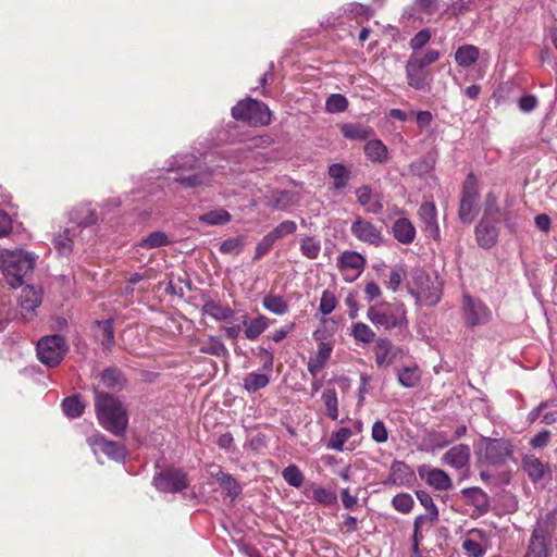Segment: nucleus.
<instances>
[{
    "label": "nucleus",
    "instance_id": "nucleus-1",
    "mask_svg": "<svg viewBox=\"0 0 557 557\" xmlns=\"http://www.w3.org/2000/svg\"><path fill=\"white\" fill-rule=\"evenodd\" d=\"M95 407L100 425L110 433L122 435L128 423V417L124 405L113 395L97 393Z\"/></svg>",
    "mask_w": 557,
    "mask_h": 557
},
{
    "label": "nucleus",
    "instance_id": "nucleus-2",
    "mask_svg": "<svg viewBox=\"0 0 557 557\" xmlns=\"http://www.w3.org/2000/svg\"><path fill=\"white\" fill-rule=\"evenodd\" d=\"M35 263V255L23 249H0V270L7 283L13 288L24 284Z\"/></svg>",
    "mask_w": 557,
    "mask_h": 557
},
{
    "label": "nucleus",
    "instance_id": "nucleus-3",
    "mask_svg": "<svg viewBox=\"0 0 557 557\" xmlns=\"http://www.w3.org/2000/svg\"><path fill=\"white\" fill-rule=\"evenodd\" d=\"M367 319L376 327L399 331L408 327L407 310L401 302L380 301L369 307Z\"/></svg>",
    "mask_w": 557,
    "mask_h": 557
},
{
    "label": "nucleus",
    "instance_id": "nucleus-4",
    "mask_svg": "<svg viewBox=\"0 0 557 557\" xmlns=\"http://www.w3.org/2000/svg\"><path fill=\"white\" fill-rule=\"evenodd\" d=\"M409 293L417 298L418 301L428 306L436 305L442 297V283L438 278L431 277L424 271H417L409 283Z\"/></svg>",
    "mask_w": 557,
    "mask_h": 557
},
{
    "label": "nucleus",
    "instance_id": "nucleus-5",
    "mask_svg": "<svg viewBox=\"0 0 557 557\" xmlns=\"http://www.w3.org/2000/svg\"><path fill=\"white\" fill-rule=\"evenodd\" d=\"M235 120L247 122L250 125H268L271 122V113L267 104L255 99L240 100L232 108Z\"/></svg>",
    "mask_w": 557,
    "mask_h": 557
},
{
    "label": "nucleus",
    "instance_id": "nucleus-6",
    "mask_svg": "<svg viewBox=\"0 0 557 557\" xmlns=\"http://www.w3.org/2000/svg\"><path fill=\"white\" fill-rule=\"evenodd\" d=\"M461 317L467 326L475 327L488 324L493 319V312L481 299L463 294Z\"/></svg>",
    "mask_w": 557,
    "mask_h": 557
},
{
    "label": "nucleus",
    "instance_id": "nucleus-7",
    "mask_svg": "<svg viewBox=\"0 0 557 557\" xmlns=\"http://www.w3.org/2000/svg\"><path fill=\"white\" fill-rule=\"evenodd\" d=\"M512 444L507 438L481 437L478 454L488 465L503 463L512 456Z\"/></svg>",
    "mask_w": 557,
    "mask_h": 557
},
{
    "label": "nucleus",
    "instance_id": "nucleus-8",
    "mask_svg": "<svg viewBox=\"0 0 557 557\" xmlns=\"http://www.w3.org/2000/svg\"><path fill=\"white\" fill-rule=\"evenodd\" d=\"M37 356L40 362L54 368L60 364L67 351L66 341L63 336L54 334L42 337L37 343Z\"/></svg>",
    "mask_w": 557,
    "mask_h": 557
},
{
    "label": "nucleus",
    "instance_id": "nucleus-9",
    "mask_svg": "<svg viewBox=\"0 0 557 557\" xmlns=\"http://www.w3.org/2000/svg\"><path fill=\"white\" fill-rule=\"evenodd\" d=\"M87 443L90 446L94 455L99 459L100 455H106L114 461H124L127 455L126 448L113 441H109L99 432L87 437Z\"/></svg>",
    "mask_w": 557,
    "mask_h": 557
},
{
    "label": "nucleus",
    "instance_id": "nucleus-10",
    "mask_svg": "<svg viewBox=\"0 0 557 557\" xmlns=\"http://www.w3.org/2000/svg\"><path fill=\"white\" fill-rule=\"evenodd\" d=\"M366 264V258L352 250H345L337 258V268L348 283L356 281L362 274Z\"/></svg>",
    "mask_w": 557,
    "mask_h": 557
},
{
    "label": "nucleus",
    "instance_id": "nucleus-11",
    "mask_svg": "<svg viewBox=\"0 0 557 557\" xmlns=\"http://www.w3.org/2000/svg\"><path fill=\"white\" fill-rule=\"evenodd\" d=\"M153 484L161 492L177 493L187 488L189 482L182 469L169 468L154 476Z\"/></svg>",
    "mask_w": 557,
    "mask_h": 557
},
{
    "label": "nucleus",
    "instance_id": "nucleus-12",
    "mask_svg": "<svg viewBox=\"0 0 557 557\" xmlns=\"http://www.w3.org/2000/svg\"><path fill=\"white\" fill-rule=\"evenodd\" d=\"M479 193L474 182L468 180L462 188V195L459 206L458 215L459 219L463 223H471L475 218L476 210V201H478Z\"/></svg>",
    "mask_w": 557,
    "mask_h": 557
},
{
    "label": "nucleus",
    "instance_id": "nucleus-13",
    "mask_svg": "<svg viewBox=\"0 0 557 557\" xmlns=\"http://www.w3.org/2000/svg\"><path fill=\"white\" fill-rule=\"evenodd\" d=\"M351 234L360 242L380 246L383 242L382 231L372 222L358 216L351 224Z\"/></svg>",
    "mask_w": 557,
    "mask_h": 557
},
{
    "label": "nucleus",
    "instance_id": "nucleus-14",
    "mask_svg": "<svg viewBox=\"0 0 557 557\" xmlns=\"http://www.w3.org/2000/svg\"><path fill=\"white\" fill-rule=\"evenodd\" d=\"M399 352H401V349L399 347L394 346L389 338H377L373 346L375 367L379 370L389 368L394 363Z\"/></svg>",
    "mask_w": 557,
    "mask_h": 557
},
{
    "label": "nucleus",
    "instance_id": "nucleus-15",
    "mask_svg": "<svg viewBox=\"0 0 557 557\" xmlns=\"http://www.w3.org/2000/svg\"><path fill=\"white\" fill-rule=\"evenodd\" d=\"M522 469L533 484L544 483L550 479L549 466L534 455H525L522 458Z\"/></svg>",
    "mask_w": 557,
    "mask_h": 557
},
{
    "label": "nucleus",
    "instance_id": "nucleus-16",
    "mask_svg": "<svg viewBox=\"0 0 557 557\" xmlns=\"http://www.w3.org/2000/svg\"><path fill=\"white\" fill-rule=\"evenodd\" d=\"M418 474L428 485L435 490L448 491L453 487L451 479L442 469L422 465L418 468Z\"/></svg>",
    "mask_w": 557,
    "mask_h": 557
},
{
    "label": "nucleus",
    "instance_id": "nucleus-17",
    "mask_svg": "<svg viewBox=\"0 0 557 557\" xmlns=\"http://www.w3.org/2000/svg\"><path fill=\"white\" fill-rule=\"evenodd\" d=\"M41 304V290L28 285L22 289L20 296L21 315L24 320L34 317L36 308Z\"/></svg>",
    "mask_w": 557,
    "mask_h": 557
},
{
    "label": "nucleus",
    "instance_id": "nucleus-18",
    "mask_svg": "<svg viewBox=\"0 0 557 557\" xmlns=\"http://www.w3.org/2000/svg\"><path fill=\"white\" fill-rule=\"evenodd\" d=\"M219 174H222V171L219 169H209L207 171L197 172L188 176L180 175L175 177V181L187 188L205 187L210 186L213 182H216V176Z\"/></svg>",
    "mask_w": 557,
    "mask_h": 557
},
{
    "label": "nucleus",
    "instance_id": "nucleus-19",
    "mask_svg": "<svg viewBox=\"0 0 557 557\" xmlns=\"http://www.w3.org/2000/svg\"><path fill=\"white\" fill-rule=\"evenodd\" d=\"M547 533L548 531L543 527L542 522L539 521L536 528L533 530L525 557H548L546 544Z\"/></svg>",
    "mask_w": 557,
    "mask_h": 557
},
{
    "label": "nucleus",
    "instance_id": "nucleus-20",
    "mask_svg": "<svg viewBox=\"0 0 557 557\" xmlns=\"http://www.w3.org/2000/svg\"><path fill=\"white\" fill-rule=\"evenodd\" d=\"M419 216L424 225V232L433 237L438 238L440 236V228L437 224V214H436V207L434 202L432 201H425L423 202L419 208Z\"/></svg>",
    "mask_w": 557,
    "mask_h": 557
},
{
    "label": "nucleus",
    "instance_id": "nucleus-21",
    "mask_svg": "<svg viewBox=\"0 0 557 557\" xmlns=\"http://www.w3.org/2000/svg\"><path fill=\"white\" fill-rule=\"evenodd\" d=\"M413 475V471L408 465L404 461L395 460L391 466L386 483L395 486L408 485L412 482Z\"/></svg>",
    "mask_w": 557,
    "mask_h": 557
},
{
    "label": "nucleus",
    "instance_id": "nucleus-22",
    "mask_svg": "<svg viewBox=\"0 0 557 557\" xmlns=\"http://www.w3.org/2000/svg\"><path fill=\"white\" fill-rule=\"evenodd\" d=\"M443 462L455 468L466 467L470 459V447L466 444H458L448 449L443 456Z\"/></svg>",
    "mask_w": 557,
    "mask_h": 557
},
{
    "label": "nucleus",
    "instance_id": "nucleus-23",
    "mask_svg": "<svg viewBox=\"0 0 557 557\" xmlns=\"http://www.w3.org/2000/svg\"><path fill=\"white\" fill-rule=\"evenodd\" d=\"M498 237V231L496 226L484 218L475 226V238L480 247L488 249L493 247Z\"/></svg>",
    "mask_w": 557,
    "mask_h": 557
},
{
    "label": "nucleus",
    "instance_id": "nucleus-24",
    "mask_svg": "<svg viewBox=\"0 0 557 557\" xmlns=\"http://www.w3.org/2000/svg\"><path fill=\"white\" fill-rule=\"evenodd\" d=\"M406 77L410 87L422 90L428 84L429 72L417 62L408 59L406 64Z\"/></svg>",
    "mask_w": 557,
    "mask_h": 557
},
{
    "label": "nucleus",
    "instance_id": "nucleus-25",
    "mask_svg": "<svg viewBox=\"0 0 557 557\" xmlns=\"http://www.w3.org/2000/svg\"><path fill=\"white\" fill-rule=\"evenodd\" d=\"M98 215L90 203H81L70 213V221L77 226H89L97 222Z\"/></svg>",
    "mask_w": 557,
    "mask_h": 557
},
{
    "label": "nucleus",
    "instance_id": "nucleus-26",
    "mask_svg": "<svg viewBox=\"0 0 557 557\" xmlns=\"http://www.w3.org/2000/svg\"><path fill=\"white\" fill-rule=\"evenodd\" d=\"M342 135L349 140H367L374 135V129L361 123H344L339 125Z\"/></svg>",
    "mask_w": 557,
    "mask_h": 557
},
{
    "label": "nucleus",
    "instance_id": "nucleus-27",
    "mask_svg": "<svg viewBox=\"0 0 557 557\" xmlns=\"http://www.w3.org/2000/svg\"><path fill=\"white\" fill-rule=\"evenodd\" d=\"M478 539L484 540V532L481 530H471L470 536L462 543V548L469 557H483L486 553V543H481Z\"/></svg>",
    "mask_w": 557,
    "mask_h": 557
},
{
    "label": "nucleus",
    "instance_id": "nucleus-28",
    "mask_svg": "<svg viewBox=\"0 0 557 557\" xmlns=\"http://www.w3.org/2000/svg\"><path fill=\"white\" fill-rule=\"evenodd\" d=\"M392 232L395 239L405 245L411 244L416 237V228L406 218L396 220L393 224Z\"/></svg>",
    "mask_w": 557,
    "mask_h": 557
},
{
    "label": "nucleus",
    "instance_id": "nucleus-29",
    "mask_svg": "<svg viewBox=\"0 0 557 557\" xmlns=\"http://www.w3.org/2000/svg\"><path fill=\"white\" fill-rule=\"evenodd\" d=\"M198 159L193 153H180L168 161L166 170L183 173L197 169Z\"/></svg>",
    "mask_w": 557,
    "mask_h": 557
},
{
    "label": "nucleus",
    "instance_id": "nucleus-30",
    "mask_svg": "<svg viewBox=\"0 0 557 557\" xmlns=\"http://www.w3.org/2000/svg\"><path fill=\"white\" fill-rule=\"evenodd\" d=\"M296 202L295 195L287 190H276L267 197L265 205L274 210L285 211Z\"/></svg>",
    "mask_w": 557,
    "mask_h": 557
},
{
    "label": "nucleus",
    "instance_id": "nucleus-31",
    "mask_svg": "<svg viewBox=\"0 0 557 557\" xmlns=\"http://www.w3.org/2000/svg\"><path fill=\"white\" fill-rule=\"evenodd\" d=\"M202 314L209 315L215 321H227L234 315V311L218 301H206L201 308Z\"/></svg>",
    "mask_w": 557,
    "mask_h": 557
},
{
    "label": "nucleus",
    "instance_id": "nucleus-32",
    "mask_svg": "<svg viewBox=\"0 0 557 557\" xmlns=\"http://www.w3.org/2000/svg\"><path fill=\"white\" fill-rule=\"evenodd\" d=\"M243 323L246 326L245 336L250 341L257 339L269 327V319L263 314H259L250 321L247 315H244Z\"/></svg>",
    "mask_w": 557,
    "mask_h": 557
},
{
    "label": "nucleus",
    "instance_id": "nucleus-33",
    "mask_svg": "<svg viewBox=\"0 0 557 557\" xmlns=\"http://www.w3.org/2000/svg\"><path fill=\"white\" fill-rule=\"evenodd\" d=\"M364 153L373 163H384L388 157V149L380 139H371L364 145Z\"/></svg>",
    "mask_w": 557,
    "mask_h": 557
},
{
    "label": "nucleus",
    "instance_id": "nucleus-34",
    "mask_svg": "<svg viewBox=\"0 0 557 557\" xmlns=\"http://www.w3.org/2000/svg\"><path fill=\"white\" fill-rule=\"evenodd\" d=\"M480 57V50L473 45H463L455 52V61L461 67H470Z\"/></svg>",
    "mask_w": 557,
    "mask_h": 557
},
{
    "label": "nucleus",
    "instance_id": "nucleus-35",
    "mask_svg": "<svg viewBox=\"0 0 557 557\" xmlns=\"http://www.w3.org/2000/svg\"><path fill=\"white\" fill-rule=\"evenodd\" d=\"M398 383L406 388L418 386L421 381V371L417 364L404 367L397 371Z\"/></svg>",
    "mask_w": 557,
    "mask_h": 557
},
{
    "label": "nucleus",
    "instance_id": "nucleus-36",
    "mask_svg": "<svg viewBox=\"0 0 557 557\" xmlns=\"http://www.w3.org/2000/svg\"><path fill=\"white\" fill-rule=\"evenodd\" d=\"M270 383V376L265 373L250 372L243 379V387L249 394L264 388Z\"/></svg>",
    "mask_w": 557,
    "mask_h": 557
},
{
    "label": "nucleus",
    "instance_id": "nucleus-37",
    "mask_svg": "<svg viewBox=\"0 0 557 557\" xmlns=\"http://www.w3.org/2000/svg\"><path fill=\"white\" fill-rule=\"evenodd\" d=\"M77 235L76 228H65L53 238L55 250L63 256L71 253L73 248V238Z\"/></svg>",
    "mask_w": 557,
    "mask_h": 557
},
{
    "label": "nucleus",
    "instance_id": "nucleus-38",
    "mask_svg": "<svg viewBox=\"0 0 557 557\" xmlns=\"http://www.w3.org/2000/svg\"><path fill=\"white\" fill-rule=\"evenodd\" d=\"M95 334L100 339L104 349L108 350L112 347L114 343V333L111 320L97 321Z\"/></svg>",
    "mask_w": 557,
    "mask_h": 557
},
{
    "label": "nucleus",
    "instance_id": "nucleus-39",
    "mask_svg": "<svg viewBox=\"0 0 557 557\" xmlns=\"http://www.w3.org/2000/svg\"><path fill=\"white\" fill-rule=\"evenodd\" d=\"M262 305L264 309L276 315H284L285 313L288 312V304L280 295H265L262 299Z\"/></svg>",
    "mask_w": 557,
    "mask_h": 557
},
{
    "label": "nucleus",
    "instance_id": "nucleus-40",
    "mask_svg": "<svg viewBox=\"0 0 557 557\" xmlns=\"http://www.w3.org/2000/svg\"><path fill=\"white\" fill-rule=\"evenodd\" d=\"M329 175L334 181V188L344 189L350 177L349 170L342 163H334L329 166Z\"/></svg>",
    "mask_w": 557,
    "mask_h": 557
},
{
    "label": "nucleus",
    "instance_id": "nucleus-41",
    "mask_svg": "<svg viewBox=\"0 0 557 557\" xmlns=\"http://www.w3.org/2000/svg\"><path fill=\"white\" fill-rule=\"evenodd\" d=\"M231 214L224 209H215L199 216V221L206 225H224L231 221Z\"/></svg>",
    "mask_w": 557,
    "mask_h": 557
},
{
    "label": "nucleus",
    "instance_id": "nucleus-42",
    "mask_svg": "<svg viewBox=\"0 0 557 557\" xmlns=\"http://www.w3.org/2000/svg\"><path fill=\"white\" fill-rule=\"evenodd\" d=\"M101 383L103 386L111 389H121L125 383V380L117 369H107L101 374Z\"/></svg>",
    "mask_w": 557,
    "mask_h": 557
},
{
    "label": "nucleus",
    "instance_id": "nucleus-43",
    "mask_svg": "<svg viewBox=\"0 0 557 557\" xmlns=\"http://www.w3.org/2000/svg\"><path fill=\"white\" fill-rule=\"evenodd\" d=\"M300 251L308 259L314 260L321 251L320 239L313 236H306L300 240Z\"/></svg>",
    "mask_w": 557,
    "mask_h": 557
},
{
    "label": "nucleus",
    "instance_id": "nucleus-44",
    "mask_svg": "<svg viewBox=\"0 0 557 557\" xmlns=\"http://www.w3.org/2000/svg\"><path fill=\"white\" fill-rule=\"evenodd\" d=\"M352 432L349 428H341L333 432L329 442L327 448L336 451H343L344 444L351 437Z\"/></svg>",
    "mask_w": 557,
    "mask_h": 557
},
{
    "label": "nucleus",
    "instance_id": "nucleus-45",
    "mask_svg": "<svg viewBox=\"0 0 557 557\" xmlns=\"http://www.w3.org/2000/svg\"><path fill=\"white\" fill-rule=\"evenodd\" d=\"M322 400L327 411V417L332 420H337L338 418V399L337 394L334 388H326L322 393Z\"/></svg>",
    "mask_w": 557,
    "mask_h": 557
},
{
    "label": "nucleus",
    "instance_id": "nucleus-46",
    "mask_svg": "<svg viewBox=\"0 0 557 557\" xmlns=\"http://www.w3.org/2000/svg\"><path fill=\"white\" fill-rule=\"evenodd\" d=\"M351 335L357 342L368 344L371 343L374 337V331L363 322H357L352 325Z\"/></svg>",
    "mask_w": 557,
    "mask_h": 557
},
{
    "label": "nucleus",
    "instance_id": "nucleus-47",
    "mask_svg": "<svg viewBox=\"0 0 557 557\" xmlns=\"http://www.w3.org/2000/svg\"><path fill=\"white\" fill-rule=\"evenodd\" d=\"M62 408L69 418H77L83 413L85 405L78 396H72L63 400Z\"/></svg>",
    "mask_w": 557,
    "mask_h": 557
},
{
    "label": "nucleus",
    "instance_id": "nucleus-48",
    "mask_svg": "<svg viewBox=\"0 0 557 557\" xmlns=\"http://www.w3.org/2000/svg\"><path fill=\"white\" fill-rule=\"evenodd\" d=\"M283 479L294 487H300L305 476L296 465H289L282 471Z\"/></svg>",
    "mask_w": 557,
    "mask_h": 557
},
{
    "label": "nucleus",
    "instance_id": "nucleus-49",
    "mask_svg": "<svg viewBox=\"0 0 557 557\" xmlns=\"http://www.w3.org/2000/svg\"><path fill=\"white\" fill-rule=\"evenodd\" d=\"M348 108V100L341 94L331 95L325 102V110L330 113L344 112Z\"/></svg>",
    "mask_w": 557,
    "mask_h": 557
},
{
    "label": "nucleus",
    "instance_id": "nucleus-50",
    "mask_svg": "<svg viewBox=\"0 0 557 557\" xmlns=\"http://www.w3.org/2000/svg\"><path fill=\"white\" fill-rule=\"evenodd\" d=\"M330 322L327 319H321L320 326L313 332V338L317 343L331 342L335 326L334 322H332L331 327H329Z\"/></svg>",
    "mask_w": 557,
    "mask_h": 557
},
{
    "label": "nucleus",
    "instance_id": "nucleus-51",
    "mask_svg": "<svg viewBox=\"0 0 557 557\" xmlns=\"http://www.w3.org/2000/svg\"><path fill=\"white\" fill-rule=\"evenodd\" d=\"M416 494L420 504L426 509L428 513H430V521L436 522L438 519V509L431 495L424 491H418Z\"/></svg>",
    "mask_w": 557,
    "mask_h": 557
},
{
    "label": "nucleus",
    "instance_id": "nucleus-52",
    "mask_svg": "<svg viewBox=\"0 0 557 557\" xmlns=\"http://www.w3.org/2000/svg\"><path fill=\"white\" fill-rule=\"evenodd\" d=\"M336 306L337 298L334 293L329 289L323 290L320 299L319 312H321L323 315H329L334 311Z\"/></svg>",
    "mask_w": 557,
    "mask_h": 557
},
{
    "label": "nucleus",
    "instance_id": "nucleus-53",
    "mask_svg": "<svg viewBox=\"0 0 557 557\" xmlns=\"http://www.w3.org/2000/svg\"><path fill=\"white\" fill-rule=\"evenodd\" d=\"M244 249V239L240 236L225 239L220 245V251L226 255H239Z\"/></svg>",
    "mask_w": 557,
    "mask_h": 557
},
{
    "label": "nucleus",
    "instance_id": "nucleus-54",
    "mask_svg": "<svg viewBox=\"0 0 557 557\" xmlns=\"http://www.w3.org/2000/svg\"><path fill=\"white\" fill-rule=\"evenodd\" d=\"M392 504L397 511L408 513L412 509L414 502L410 494L399 493L394 496Z\"/></svg>",
    "mask_w": 557,
    "mask_h": 557
},
{
    "label": "nucleus",
    "instance_id": "nucleus-55",
    "mask_svg": "<svg viewBox=\"0 0 557 557\" xmlns=\"http://www.w3.org/2000/svg\"><path fill=\"white\" fill-rule=\"evenodd\" d=\"M297 230V225L294 221H283L276 227H274L269 234L273 237L275 242L278 239L295 233Z\"/></svg>",
    "mask_w": 557,
    "mask_h": 557
},
{
    "label": "nucleus",
    "instance_id": "nucleus-56",
    "mask_svg": "<svg viewBox=\"0 0 557 557\" xmlns=\"http://www.w3.org/2000/svg\"><path fill=\"white\" fill-rule=\"evenodd\" d=\"M200 351L207 355L220 357L226 352V348L218 337L211 336L209 338V343L203 344L200 347Z\"/></svg>",
    "mask_w": 557,
    "mask_h": 557
},
{
    "label": "nucleus",
    "instance_id": "nucleus-57",
    "mask_svg": "<svg viewBox=\"0 0 557 557\" xmlns=\"http://www.w3.org/2000/svg\"><path fill=\"white\" fill-rule=\"evenodd\" d=\"M406 276V270L403 265H396L389 273L388 280L385 285L393 292L397 290Z\"/></svg>",
    "mask_w": 557,
    "mask_h": 557
},
{
    "label": "nucleus",
    "instance_id": "nucleus-58",
    "mask_svg": "<svg viewBox=\"0 0 557 557\" xmlns=\"http://www.w3.org/2000/svg\"><path fill=\"white\" fill-rule=\"evenodd\" d=\"M313 499L321 505L331 506L337 502V496L331 490L318 487L313 490Z\"/></svg>",
    "mask_w": 557,
    "mask_h": 557
},
{
    "label": "nucleus",
    "instance_id": "nucleus-59",
    "mask_svg": "<svg viewBox=\"0 0 557 557\" xmlns=\"http://www.w3.org/2000/svg\"><path fill=\"white\" fill-rule=\"evenodd\" d=\"M441 57V53L438 50L430 49L425 51L423 54H412L409 59L417 62L420 66L425 69L426 66L431 65L432 63L436 62Z\"/></svg>",
    "mask_w": 557,
    "mask_h": 557
},
{
    "label": "nucleus",
    "instance_id": "nucleus-60",
    "mask_svg": "<svg viewBox=\"0 0 557 557\" xmlns=\"http://www.w3.org/2000/svg\"><path fill=\"white\" fill-rule=\"evenodd\" d=\"M344 12L349 18L358 16H366L367 18H369L372 15L371 10L367 5L357 2L347 4L344 8Z\"/></svg>",
    "mask_w": 557,
    "mask_h": 557
},
{
    "label": "nucleus",
    "instance_id": "nucleus-61",
    "mask_svg": "<svg viewBox=\"0 0 557 557\" xmlns=\"http://www.w3.org/2000/svg\"><path fill=\"white\" fill-rule=\"evenodd\" d=\"M432 33L429 28L418 32L409 41V46L413 51L423 48L431 39Z\"/></svg>",
    "mask_w": 557,
    "mask_h": 557
},
{
    "label": "nucleus",
    "instance_id": "nucleus-62",
    "mask_svg": "<svg viewBox=\"0 0 557 557\" xmlns=\"http://www.w3.org/2000/svg\"><path fill=\"white\" fill-rule=\"evenodd\" d=\"M170 243L168 236L162 232H154L150 234L146 239L141 240V246L148 248H157L165 246Z\"/></svg>",
    "mask_w": 557,
    "mask_h": 557
},
{
    "label": "nucleus",
    "instance_id": "nucleus-63",
    "mask_svg": "<svg viewBox=\"0 0 557 557\" xmlns=\"http://www.w3.org/2000/svg\"><path fill=\"white\" fill-rule=\"evenodd\" d=\"M500 213V209L497 205V197L494 193H488L484 202V218H494L496 214Z\"/></svg>",
    "mask_w": 557,
    "mask_h": 557
},
{
    "label": "nucleus",
    "instance_id": "nucleus-64",
    "mask_svg": "<svg viewBox=\"0 0 557 557\" xmlns=\"http://www.w3.org/2000/svg\"><path fill=\"white\" fill-rule=\"evenodd\" d=\"M503 222L509 233L515 234L518 232L520 218L512 211L505 210L503 212Z\"/></svg>",
    "mask_w": 557,
    "mask_h": 557
}]
</instances>
